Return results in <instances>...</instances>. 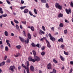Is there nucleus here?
<instances>
[{
  "label": "nucleus",
  "instance_id": "nucleus-49",
  "mask_svg": "<svg viewBox=\"0 0 73 73\" xmlns=\"http://www.w3.org/2000/svg\"><path fill=\"white\" fill-rule=\"evenodd\" d=\"M51 29L52 30V31H54V27L51 28Z\"/></svg>",
  "mask_w": 73,
  "mask_h": 73
},
{
  "label": "nucleus",
  "instance_id": "nucleus-58",
  "mask_svg": "<svg viewBox=\"0 0 73 73\" xmlns=\"http://www.w3.org/2000/svg\"><path fill=\"white\" fill-rule=\"evenodd\" d=\"M20 27L21 29H23V26H22V25H20Z\"/></svg>",
  "mask_w": 73,
  "mask_h": 73
},
{
  "label": "nucleus",
  "instance_id": "nucleus-18",
  "mask_svg": "<svg viewBox=\"0 0 73 73\" xmlns=\"http://www.w3.org/2000/svg\"><path fill=\"white\" fill-rule=\"evenodd\" d=\"M58 41L59 42H60V41H61V42H63L64 41L63 40V39L62 38H60V39H58Z\"/></svg>",
  "mask_w": 73,
  "mask_h": 73
},
{
  "label": "nucleus",
  "instance_id": "nucleus-8",
  "mask_svg": "<svg viewBox=\"0 0 73 73\" xmlns=\"http://www.w3.org/2000/svg\"><path fill=\"white\" fill-rule=\"evenodd\" d=\"M30 70L32 72H35V68L33 66H31L30 67Z\"/></svg>",
  "mask_w": 73,
  "mask_h": 73
},
{
  "label": "nucleus",
  "instance_id": "nucleus-56",
  "mask_svg": "<svg viewBox=\"0 0 73 73\" xmlns=\"http://www.w3.org/2000/svg\"><path fill=\"white\" fill-rule=\"evenodd\" d=\"M11 22L12 25H13V26H14V23H13V21H11Z\"/></svg>",
  "mask_w": 73,
  "mask_h": 73
},
{
  "label": "nucleus",
  "instance_id": "nucleus-5",
  "mask_svg": "<svg viewBox=\"0 0 73 73\" xmlns=\"http://www.w3.org/2000/svg\"><path fill=\"white\" fill-rule=\"evenodd\" d=\"M67 13L68 14H69L70 13H72V11H71V9L70 8H69L68 10L67 9H66L65 10Z\"/></svg>",
  "mask_w": 73,
  "mask_h": 73
},
{
  "label": "nucleus",
  "instance_id": "nucleus-47",
  "mask_svg": "<svg viewBox=\"0 0 73 73\" xmlns=\"http://www.w3.org/2000/svg\"><path fill=\"white\" fill-rule=\"evenodd\" d=\"M65 23H69V21H68V20H67L66 19L65 20Z\"/></svg>",
  "mask_w": 73,
  "mask_h": 73
},
{
  "label": "nucleus",
  "instance_id": "nucleus-51",
  "mask_svg": "<svg viewBox=\"0 0 73 73\" xmlns=\"http://www.w3.org/2000/svg\"><path fill=\"white\" fill-rule=\"evenodd\" d=\"M0 48L1 49H3V48H4V46H3V45H1L0 46Z\"/></svg>",
  "mask_w": 73,
  "mask_h": 73
},
{
  "label": "nucleus",
  "instance_id": "nucleus-39",
  "mask_svg": "<svg viewBox=\"0 0 73 73\" xmlns=\"http://www.w3.org/2000/svg\"><path fill=\"white\" fill-rule=\"evenodd\" d=\"M14 22H15V23H16V24H18V23H19V22L18 21L16 20L15 19H14Z\"/></svg>",
  "mask_w": 73,
  "mask_h": 73
},
{
  "label": "nucleus",
  "instance_id": "nucleus-26",
  "mask_svg": "<svg viewBox=\"0 0 73 73\" xmlns=\"http://www.w3.org/2000/svg\"><path fill=\"white\" fill-rule=\"evenodd\" d=\"M27 72V73H29V68H26Z\"/></svg>",
  "mask_w": 73,
  "mask_h": 73
},
{
  "label": "nucleus",
  "instance_id": "nucleus-48",
  "mask_svg": "<svg viewBox=\"0 0 73 73\" xmlns=\"http://www.w3.org/2000/svg\"><path fill=\"white\" fill-rule=\"evenodd\" d=\"M70 5H71V7H72V8H73V2H71L70 3Z\"/></svg>",
  "mask_w": 73,
  "mask_h": 73
},
{
  "label": "nucleus",
  "instance_id": "nucleus-55",
  "mask_svg": "<svg viewBox=\"0 0 73 73\" xmlns=\"http://www.w3.org/2000/svg\"><path fill=\"white\" fill-rule=\"evenodd\" d=\"M41 49L42 50H44L45 49V47L43 46V47H42L41 48Z\"/></svg>",
  "mask_w": 73,
  "mask_h": 73
},
{
  "label": "nucleus",
  "instance_id": "nucleus-45",
  "mask_svg": "<svg viewBox=\"0 0 73 73\" xmlns=\"http://www.w3.org/2000/svg\"><path fill=\"white\" fill-rule=\"evenodd\" d=\"M46 8H49V5H48V3H46Z\"/></svg>",
  "mask_w": 73,
  "mask_h": 73
},
{
  "label": "nucleus",
  "instance_id": "nucleus-59",
  "mask_svg": "<svg viewBox=\"0 0 73 73\" xmlns=\"http://www.w3.org/2000/svg\"><path fill=\"white\" fill-rule=\"evenodd\" d=\"M14 34H13V33H11V36H14Z\"/></svg>",
  "mask_w": 73,
  "mask_h": 73
},
{
  "label": "nucleus",
  "instance_id": "nucleus-43",
  "mask_svg": "<svg viewBox=\"0 0 73 73\" xmlns=\"http://www.w3.org/2000/svg\"><path fill=\"white\" fill-rule=\"evenodd\" d=\"M7 62L8 63H10L11 62V61H10V60L9 59H8L7 60Z\"/></svg>",
  "mask_w": 73,
  "mask_h": 73
},
{
  "label": "nucleus",
  "instance_id": "nucleus-33",
  "mask_svg": "<svg viewBox=\"0 0 73 73\" xmlns=\"http://www.w3.org/2000/svg\"><path fill=\"white\" fill-rule=\"evenodd\" d=\"M36 46L38 47V48H40L41 47V45H40L39 44H38L36 45Z\"/></svg>",
  "mask_w": 73,
  "mask_h": 73
},
{
  "label": "nucleus",
  "instance_id": "nucleus-7",
  "mask_svg": "<svg viewBox=\"0 0 73 73\" xmlns=\"http://www.w3.org/2000/svg\"><path fill=\"white\" fill-rule=\"evenodd\" d=\"M46 43L47 44V47L48 48H51V45L50 44V43L49 42V41L47 39L46 40Z\"/></svg>",
  "mask_w": 73,
  "mask_h": 73
},
{
  "label": "nucleus",
  "instance_id": "nucleus-24",
  "mask_svg": "<svg viewBox=\"0 0 73 73\" xmlns=\"http://www.w3.org/2000/svg\"><path fill=\"white\" fill-rule=\"evenodd\" d=\"M34 11L36 15H37V10H36V9H34Z\"/></svg>",
  "mask_w": 73,
  "mask_h": 73
},
{
  "label": "nucleus",
  "instance_id": "nucleus-12",
  "mask_svg": "<svg viewBox=\"0 0 73 73\" xmlns=\"http://www.w3.org/2000/svg\"><path fill=\"white\" fill-rule=\"evenodd\" d=\"M50 38L51 40L52 41H56V38L53 36Z\"/></svg>",
  "mask_w": 73,
  "mask_h": 73
},
{
  "label": "nucleus",
  "instance_id": "nucleus-30",
  "mask_svg": "<svg viewBox=\"0 0 73 73\" xmlns=\"http://www.w3.org/2000/svg\"><path fill=\"white\" fill-rule=\"evenodd\" d=\"M42 28L43 31H44L45 32V31H46V29H45V27H44V26H42Z\"/></svg>",
  "mask_w": 73,
  "mask_h": 73
},
{
  "label": "nucleus",
  "instance_id": "nucleus-57",
  "mask_svg": "<svg viewBox=\"0 0 73 73\" xmlns=\"http://www.w3.org/2000/svg\"><path fill=\"white\" fill-rule=\"evenodd\" d=\"M70 64H71V65H73V61H71L70 62Z\"/></svg>",
  "mask_w": 73,
  "mask_h": 73
},
{
  "label": "nucleus",
  "instance_id": "nucleus-20",
  "mask_svg": "<svg viewBox=\"0 0 73 73\" xmlns=\"http://www.w3.org/2000/svg\"><path fill=\"white\" fill-rule=\"evenodd\" d=\"M65 48V46L64 44H62L60 46V48H62V49H64V48Z\"/></svg>",
  "mask_w": 73,
  "mask_h": 73
},
{
  "label": "nucleus",
  "instance_id": "nucleus-44",
  "mask_svg": "<svg viewBox=\"0 0 73 73\" xmlns=\"http://www.w3.org/2000/svg\"><path fill=\"white\" fill-rule=\"evenodd\" d=\"M15 27L16 28V29H19V26L17 25H16V26H15Z\"/></svg>",
  "mask_w": 73,
  "mask_h": 73
},
{
  "label": "nucleus",
  "instance_id": "nucleus-15",
  "mask_svg": "<svg viewBox=\"0 0 73 73\" xmlns=\"http://www.w3.org/2000/svg\"><path fill=\"white\" fill-rule=\"evenodd\" d=\"M58 17H63V14L61 13H60L58 16Z\"/></svg>",
  "mask_w": 73,
  "mask_h": 73
},
{
  "label": "nucleus",
  "instance_id": "nucleus-17",
  "mask_svg": "<svg viewBox=\"0 0 73 73\" xmlns=\"http://www.w3.org/2000/svg\"><path fill=\"white\" fill-rule=\"evenodd\" d=\"M60 58L62 61H64V58L62 56L60 55Z\"/></svg>",
  "mask_w": 73,
  "mask_h": 73
},
{
  "label": "nucleus",
  "instance_id": "nucleus-35",
  "mask_svg": "<svg viewBox=\"0 0 73 73\" xmlns=\"http://www.w3.org/2000/svg\"><path fill=\"white\" fill-rule=\"evenodd\" d=\"M6 2H7V4H9V5H11V3L10 2H9V0H6Z\"/></svg>",
  "mask_w": 73,
  "mask_h": 73
},
{
  "label": "nucleus",
  "instance_id": "nucleus-2",
  "mask_svg": "<svg viewBox=\"0 0 73 73\" xmlns=\"http://www.w3.org/2000/svg\"><path fill=\"white\" fill-rule=\"evenodd\" d=\"M55 7L56 8H58L60 10H61L62 9V6L60 5H59V3H56L55 4Z\"/></svg>",
  "mask_w": 73,
  "mask_h": 73
},
{
  "label": "nucleus",
  "instance_id": "nucleus-13",
  "mask_svg": "<svg viewBox=\"0 0 73 73\" xmlns=\"http://www.w3.org/2000/svg\"><path fill=\"white\" fill-rule=\"evenodd\" d=\"M27 64L26 68H29V62L28 61H27Z\"/></svg>",
  "mask_w": 73,
  "mask_h": 73
},
{
  "label": "nucleus",
  "instance_id": "nucleus-38",
  "mask_svg": "<svg viewBox=\"0 0 73 73\" xmlns=\"http://www.w3.org/2000/svg\"><path fill=\"white\" fill-rule=\"evenodd\" d=\"M41 54L42 56H44L45 54V52H43L41 53Z\"/></svg>",
  "mask_w": 73,
  "mask_h": 73
},
{
  "label": "nucleus",
  "instance_id": "nucleus-53",
  "mask_svg": "<svg viewBox=\"0 0 73 73\" xmlns=\"http://www.w3.org/2000/svg\"><path fill=\"white\" fill-rule=\"evenodd\" d=\"M21 2L22 4H23L24 3V1H23V0H21Z\"/></svg>",
  "mask_w": 73,
  "mask_h": 73
},
{
  "label": "nucleus",
  "instance_id": "nucleus-28",
  "mask_svg": "<svg viewBox=\"0 0 73 73\" xmlns=\"http://www.w3.org/2000/svg\"><path fill=\"white\" fill-rule=\"evenodd\" d=\"M53 62H54V63L56 64V63H58V62L55 59H53Z\"/></svg>",
  "mask_w": 73,
  "mask_h": 73
},
{
  "label": "nucleus",
  "instance_id": "nucleus-16",
  "mask_svg": "<svg viewBox=\"0 0 73 73\" xmlns=\"http://www.w3.org/2000/svg\"><path fill=\"white\" fill-rule=\"evenodd\" d=\"M5 64V62H3L1 63H0V66H3Z\"/></svg>",
  "mask_w": 73,
  "mask_h": 73
},
{
  "label": "nucleus",
  "instance_id": "nucleus-4",
  "mask_svg": "<svg viewBox=\"0 0 73 73\" xmlns=\"http://www.w3.org/2000/svg\"><path fill=\"white\" fill-rule=\"evenodd\" d=\"M15 69V66H11L9 68L10 70H11L12 72H13L14 69Z\"/></svg>",
  "mask_w": 73,
  "mask_h": 73
},
{
  "label": "nucleus",
  "instance_id": "nucleus-37",
  "mask_svg": "<svg viewBox=\"0 0 73 73\" xmlns=\"http://www.w3.org/2000/svg\"><path fill=\"white\" fill-rule=\"evenodd\" d=\"M64 53L65 55H67V56L68 55V52H67L64 51Z\"/></svg>",
  "mask_w": 73,
  "mask_h": 73
},
{
  "label": "nucleus",
  "instance_id": "nucleus-9",
  "mask_svg": "<svg viewBox=\"0 0 73 73\" xmlns=\"http://www.w3.org/2000/svg\"><path fill=\"white\" fill-rule=\"evenodd\" d=\"M29 61H32L33 62H34V59H32V57L30 56L28 58Z\"/></svg>",
  "mask_w": 73,
  "mask_h": 73
},
{
  "label": "nucleus",
  "instance_id": "nucleus-22",
  "mask_svg": "<svg viewBox=\"0 0 73 73\" xmlns=\"http://www.w3.org/2000/svg\"><path fill=\"white\" fill-rule=\"evenodd\" d=\"M41 2L43 3H46V0H40Z\"/></svg>",
  "mask_w": 73,
  "mask_h": 73
},
{
  "label": "nucleus",
  "instance_id": "nucleus-3",
  "mask_svg": "<svg viewBox=\"0 0 73 73\" xmlns=\"http://www.w3.org/2000/svg\"><path fill=\"white\" fill-rule=\"evenodd\" d=\"M34 58L35 59H34V62H35L36 61L38 62V61H39L40 60V57L37 56H34Z\"/></svg>",
  "mask_w": 73,
  "mask_h": 73
},
{
  "label": "nucleus",
  "instance_id": "nucleus-19",
  "mask_svg": "<svg viewBox=\"0 0 73 73\" xmlns=\"http://www.w3.org/2000/svg\"><path fill=\"white\" fill-rule=\"evenodd\" d=\"M30 29L32 31V32H33L34 31H35V28L33 26H31L30 28Z\"/></svg>",
  "mask_w": 73,
  "mask_h": 73
},
{
  "label": "nucleus",
  "instance_id": "nucleus-21",
  "mask_svg": "<svg viewBox=\"0 0 73 73\" xmlns=\"http://www.w3.org/2000/svg\"><path fill=\"white\" fill-rule=\"evenodd\" d=\"M33 53L34 54V56H36V51L34 50H33Z\"/></svg>",
  "mask_w": 73,
  "mask_h": 73
},
{
  "label": "nucleus",
  "instance_id": "nucleus-25",
  "mask_svg": "<svg viewBox=\"0 0 73 73\" xmlns=\"http://www.w3.org/2000/svg\"><path fill=\"white\" fill-rule=\"evenodd\" d=\"M64 33L65 35H66L68 33V30H65L64 31Z\"/></svg>",
  "mask_w": 73,
  "mask_h": 73
},
{
  "label": "nucleus",
  "instance_id": "nucleus-29",
  "mask_svg": "<svg viewBox=\"0 0 73 73\" xmlns=\"http://www.w3.org/2000/svg\"><path fill=\"white\" fill-rule=\"evenodd\" d=\"M27 7L26 6H25L23 7H20V9H21V10L23 9H24V8H26Z\"/></svg>",
  "mask_w": 73,
  "mask_h": 73
},
{
  "label": "nucleus",
  "instance_id": "nucleus-64",
  "mask_svg": "<svg viewBox=\"0 0 73 73\" xmlns=\"http://www.w3.org/2000/svg\"><path fill=\"white\" fill-rule=\"evenodd\" d=\"M39 73H42V71L41 70H39Z\"/></svg>",
  "mask_w": 73,
  "mask_h": 73
},
{
  "label": "nucleus",
  "instance_id": "nucleus-34",
  "mask_svg": "<svg viewBox=\"0 0 73 73\" xmlns=\"http://www.w3.org/2000/svg\"><path fill=\"white\" fill-rule=\"evenodd\" d=\"M5 34L6 36H8V32L7 31H5Z\"/></svg>",
  "mask_w": 73,
  "mask_h": 73
},
{
  "label": "nucleus",
  "instance_id": "nucleus-40",
  "mask_svg": "<svg viewBox=\"0 0 73 73\" xmlns=\"http://www.w3.org/2000/svg\"><path fill=\"white\" fill-rule=\"evenodd\" d=\"M22 23H23L24 24H25V25L26 24V21H21Z\"/></svg>",
  "mask_w": 73,
  "mask_h": 73
},
{
  "label": "nucleus",
  "instance_id": "nucleus-52",
  "mask_svg": "<svg viewBox=\"0 0 73 73\" xmlns=\"http://www.w3.org/2000/svg\"><path fill=\"white\" fill-rule=\"evenodd\" d=\"M8 45V46H9V48H11V44H10V43H7Z\"/></svg>",
  "mask_w": 73,
  "mask_h": 73
},
{
  "label": "nucleus",
  "instance_id": "nucleus-31",
  "mask_svg": "<svg viewBox=\"0 0 73 73\" xmlns=\"http://www.w3.org/2000/svg\"><path fill=\"white\" fill-rule=\"evenodd\" d=\"M8 50H9V49H8V46H6L5 47V50L6 52H7V51H8Z\"/></svg>",
  "mask_w": 73,
  "mask_h": 73
},
{
  "label": "nucleus",
  "instance_id": "nucleus-46",
  "mask_svg": "<svg viewBox=\"0 0 73 73\" xmlns=\"http://www.w3.org/2000/svg\"><path fill=\"white\" fill-rule=\"evenodd\" d=\"M48 36L49 37H50V38H51V37H53V36H52V35H51V34L50 33H49V34H48Z\"/></svg>",
  "mask_w": 73,
  "mask_h": 73
},
{
  "label": "nucleus",
  "instance_id": "nucleus-61",
  "mask_svg": "<svg viewBox=\"0 0 73 73\" xmlns=\"http://www.w3.org/2000/svg\"><path fill=\"white\" fill-rule=\"evenodd\" d=\"M20 48H21V46H19V49H20Z\"/></svg>",
  "mask_w": 73,
  "mask_h": 73
},
{
  "label": "nucleus",
  "instance_id": "nucleus-10",
  "mask_svg": "<svg viewBox=\"0 0 73 73\" xmlns=\"http://www.w3.org/2000/svg\"><path fill=\"white\" fill-rule=\"evenodd\" d=\"M39 35H42V33L43 35H44V34H45V32L42 31L41 30H40V32H39Z\"/></svg>",
  "mask_w": 73,
  "mask_h": 73
},
{
  "label": "nucleus",
  "instance_id": "nucleus-36",
  "mask_svg": "<svg viewBox=\"0 0 73 73\" xmlns=\"http://www.w3.org/2000/svg\"><path fill=\"white\" fill-rule=\"evenodd\" d=\"M56 70H55V69H53V70H52V72L53 73H56Z\"/></svg>",
  "mask_w": 73,
  "mask_h": 73
},
{
  "label": "nucleus",
  "instance_id": "nucleus-63",
  "mask_svg": "<svg viewBox=\"0 0 73 73\" xmlns=\"http://www.w3.org/2000/svg\"><path fill=\"white\" fill-rule=\"evenodd\" d=\"M44 38H42L41 39V41H43V40H44Z\"/></svg>",
  "mask_w": 73,
  "mask_h": 73
},
{
  "label": "nucleus",
  "instance_id": "nucleus-60",
  "mask_svg": "<svg viewBox=\"0 0 73 73\" xmlns=\"http://www.w3.org/2000/svg\"><path fill=\"white\" fill-rule=\"evenodd\" d=\"M0 13L2 14V13H3V11H2V10L1 11H0Z\"/></svg>",
  "mask_w": 73,
  "mask_h": 73
},
{
  "label": "nucleus",
  "instance_id": "nucleus-62",
  "mask_svg": "<svg viewBox=\"0 0 73 73\" xmlns=\"http://www.w3.org/2000/svg\"><path fill=\"white\" fill-rule=\"evenodd\" d=\"M72 71H73V69H72V68H71L70 72H72Z\"/></svg>",
  "mask_w": 73,
  "mask_h": 73
},
{
  "label": "nucleus",
  "instance_id": "nucleus-27",
  "mask_svg": "<svg viewBox=\"0 0 73 73\" xmlns=\"http://www.w3.org/2000/svg\"><path fill=\"white\" fill-rule=\"evenodd\" d=\"M31 45L33 47H36V45L35 44V43L33 42L31 44Z\"/></svg>",
  "mask_w": 73,
  "mask_h": 73
},
{
  "label": "nucleus",
  "instance_id": "nucleus-32",
  "mask_svg": "<svg viewBox=\"0 0 73 73\" xmlns=\"http://www.w3.org/2000/svg\"><path fill=\"white\" fill-rule=\"evenodd\" d=\"M59 26L60 27H64V25L62 23H61L60 24Z\"/></svg>",
  "mask_w": 73,
  "mask_h": 73
},
{
  "label": "nucleus",
  "instance_id": "nucleus-11",
  "mask_svg": "<svg viewBox=\"0 0 73 73\" xmlns=\"http://www.w3.org/2000/svg\"><path fill=\"white\" fill-rule=\"evenodd\" d=\"M19 38L20 39V40L21 41V42H25V40L24 38H23V37H19Z\"/></svg>",
  "mask_w": 73,
  "mask_h": 73
},
{
  "label": "nucleus",
  "instance_id": "nucleus-6",
  "mask_svg": "<svg viewBox=\"0 0 73 73\" xmlns=\"http://www.w3.org/2000/svg\"><path fill=\"white\" fill-rule=\"evenodd\" d=\"M47 69L50 70L52 69V64L49 63L47 65Z\"/></svg>",
  "mask_w": 73,
  "mask_h": 73
},
{
  "label": "nucleus",
  "instance_id": "nucleus-23",
  "mask_svg": "<svg viewBox=\"0 0 73 73\" xmlns=\"http://www.w3.org/2000/svg\"><path fill=\"white\" fill-rule=\"evenodd\" d=\"M22 66H23V68H25V69H27V67H26V66H25L24 64H22Z\"/></svg>",
  "mask_w": 73,
  "mask_h": 73
},
{
  "label": "nucleus",
  "instance_id": "nucleus-1",
  "mask_svg": "<svg viewBox=\"0 0 73 73\" xmlns=\"http://www.w3.org/2000/svg\"><path fill=\"white\" fill-rule=\"evenodd\" d=\"M28 38H27V40H25V43H27V44H28L29 43V39H31V34L29 33H28Z\"/></svg>",
  "mask_w": 73,
  "mask_h": 73
},
{
  "label": "nucleus",
  "instance_id": "nucleus-42",
  "mask_svg": "<svg viewBox=\"0 0 73 73\" xmlns=\"http://www.w3.org/2000/svg\"><path fill=\"white\" fill-rule=\"evenodd\" d=\"M29 13L30 14V15H31V16H33V14L32 13V12H31V11H29Z\"/></svg>",
  "mask_w": 73,
  "mask_h": 73
},
{
  "label": "nucleus",
  "instance_id": "nucleus-50",
  "mask_svg": "<svg viewBox=\"0 0 73 73\" xmlns=\"http://www.w3.org/2000/svg\"><path fill=\"white\" fill-rule=\"evenodd\" d=\"M7 56L6 55L4 56V59L5 60H7Z\"/></svg>",
  "mask_w": 73,
  "mask_h": 73
},
{
  "label": "nucleus",
  "instance_id": "nucleus-41",
  "mask_svg": "<svg viewBox=\"0 0 73 73\" xmlns=\"http://www.w3.org/2000/svg\"><path fill=\"white\" fill-rule=\"evenodd\" d=\"M2 17H5L6 16H7V14H4L3 15H2Z\"/></svg>",
  "mask_w": 73,
  "mask_h": 73
},
{
  "label": "nucleus",
  "instance_id": "nucleus-54",
  "mask_svg": "<svg viewBox=\"0 0 73 73\" xmlns=\"http://www.w3.org/2000/svg\"><path fill=\"white\" fill-rule=\"evenodd\" d=\"M6 43L7 44H8V43H9V40H6Z\"/></svg>",
  "mask_w": 73,
  "mask_h": 73
},
{
  "label": "nucleus",
  "instance_id": "nucleus-14",
  "mask_svg": "<svg viewBox=\"0 0 73 73\" xmlns=\"http://www.w3.org/2000/svg\"><path fill=\"white\" fill-rule=\"evenodd\" d=\"M29 11V10L28 9H26L24 10L23 11V12L24 13H28V12Z\"/></svg>",
  "mask_w": 73,
  "mask_h": 73
}]
</instances>
